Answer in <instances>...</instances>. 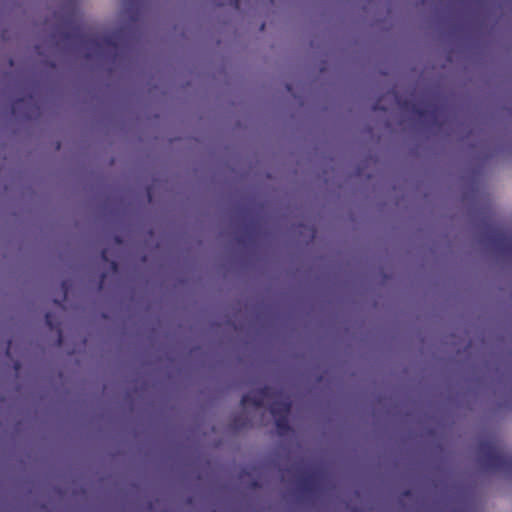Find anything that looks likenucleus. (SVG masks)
Segmentation results:
<instances>
[{"instance_id":"obj_17","label":"nucleus","mask_w":512,"mask_h":512,"mask_svg":"<svg viewBox=\"0 0 512 512\" xmlns=\"http://www.w3.org/2000/svg\"><path fill=\"white\" fill-rule=\"evenodd\" d=\"M11 344H12V342H11V341H9V342H8V346H7V348H6V354H7V356H9V354H10Z\"/></svg>"},{"instance_id":"obj_5","label":"nucleus","mask_w":512,"mask_h":512,"mask_svg":"<svg viewBox=\"0 0 512 512\" xmlns=\"http://www.w3.org/2000/svg\"><path fill=\"white\" fill-rule=\"evenodd\" d=\"M387 95L393 97V99L401 105V107L406 108L410 111H412L414 114H416L421 119H434L436 117V108L433 109H424L418 107L416 104L408 103L407 101L401 103L399 96L395 90H390L387 92Z\"/></svg>"},{"instance_id":"obj_20","label":"nucleus","mask_w":512,"mask_h":512,"mask_svg":"<svg viewBox=\"0 0 512 512\" xmlns=\"http://www.w3.org/2000/svg\"><path fill=\"white\" fill-rule=\"evenodd\" d=\"M252 486H253L254 488H255V487H257V486H258L257 481H254V482L252 483Z\"/></svg>"},{"instance_id":"obj_18","label":"nucleus","mask_w":512,"mask_h":512,"mask_svg":"<svg viewBox=\"0 0 512 512\" xmlns=\"http://www.w3.org/2000/svg\"><path fill=\"white\" fill-rule=\"evenodd\" d=\"M21 116H22L23 118H25V119H30V118H31V115H30V113H28V112H24V113H22V115H21Z\"/></svg>"},{"instance_id":"obj_7","label":"nucleus","mask_w":512,"mask_h":512,"mask_svg":"<svg viewBox=\"0 0 512 512\" xmlns=\"http://www.w3.org/2000/svg\"><path fill=\"white\" fill-rule=\"evenodd\" d=\"M45 322L46 325L50 328V330L57 332L58 334V345L62 343V330L61 324L58 320L55 319V316L52 312H47L45 314Z\"/></svg>"},{"instance_id":"obj_3","label":"nucleus","mask_w":512,"mask_h":512,"mask_svg":"<svg viewBox=\"0 0 512 512\" xmlns=\"http://www.w3.org/2000/svg\"><path fill=\"white\" fill-rule=\"evenodd\" d=\"M487 240L497 251L512 256V237L507 236L502 230H490Z\"/></svg>"},{"instance_id":"obj_2","label":"nucleus","mask_w":512,"mask_h":512,"mask_svg":"<svg viewBox=\"0 0 512 512\" xmlns=\"http://www.w3.org/2000/svg\"><path fill=\"white\" fill-rule=\"evenodd\" d=\"M478 453L479 462L486 470L512 472V454L506 453L503 443L496 437L481 440Z\"/></svg>"},{"instance_id":"obj_4","label":"nucleus","mask_w":512,"mask_h":512,"mask_svg":"<svg viewBox=\"0 0 512 512\" xmlns=\"http://www.w3.org/2000/svg\"><path fill=\"white\" fill-rule=\"evenodd\" d=\"M82 42L88 48H94L98 51H103L105 49H116L117 48V43H116L113 35H104L101 37L84 36V37H82Z\"/></svg>"},{"instance_id":"obj_15","label":"nucleus","mask_w":512,"mask_h":512,"mask_svg":"<svg viewBox=\"0 0 512 512\" xmlns=\"http://www.w3.org/2000/svg\"><path fill=\"white\" fill-rule=\"evenodd\" d=\"M105 277H106V274L102 273L101 274V278H100L99 288H102V285H103V282L105 280Z\"/></svg>"},{"instance_id":"obj_9","label":"nucleus","mask_w":512,"mask_h":512,"mask_svg":"<svg viewBox=\"0 0 512 512\" xmlns=\"http://www.w3.org/2000/svg\"><path fill=\"white\" fill-rule=\"evenodd\" d=\"M31 100H32L31 96L28 99L19 98V99L14 100L13 103H12V106H11L12 114L15 115V116H19L20 115V110H21L22 106L26 105Z\"/></svg>"},{"instance_id":"obj_8","label":"nucleus","mask_w":512,"mask_h":512,"mask_svg":"<svg viewBox=\"0 0 512 512\" xmlns=\"http://www.w3.org/2000/svg\"><path fill=\"white\" fill-rule=\"evenodd\" d=\"M277 434L280 437L288 436L292 432L290 418H274Z\"/></svg>"},{"instance_id":"obj_13","label":"nucleus","mask_w":512,"mask_h":512,"mask_svg":"<svg viewBox=\"0 0 512 512\" xmlns=\"http://www.w3.org/2000/svg\"><path fill=\"white\" fill-rule=\"evenodd\" d=\"M372 109H373L374 111H386V110H387V108H386V107H384V106H382V105H381V99L377 100V101L373 104Z\"/></svg>"},{"instance_id":"obj_10","label":"nucleus","mask_w":512,"mask_h":512,"mask_svg":"<svg viewBox=\"0 0 512 512\" xmlns=\"http://www.w3.org/2000/svg\"><path fill=\"white\" fill-rule=\"evenodd\" d=\"M61 290L63 292V299L62 300L54 299L53 302L58 307L64 308L63 302L66 299L68 291H69V283H68L67 280L62 281V283H61Z\"/></svg>"},{"instance_id":"obj_21","label":"nucleus","mask_w":512,"mask_h":512,"mask_svg":"<svg viewBox=\"0 0 512 512\" xmlns=\"http://www.w3.org/2000/svg\"><path fill=\"white\" fill-rule=\"evenodd\" d=\"M286 89H287L288 91H291V86H290V85H286Z\"/></svg>"},{"instance_id":"obj_12","label":"nucleus","mask_w":512,"mask_h":512,"mask_svg":"<svg viewBox=\"0 0 512 512\" xmlns=\"http://www.w3.org/2000/svg\"><path fill=\"white\" fill-rule=\"evenodd\" d=\"M231 419L233 420L232 425L235 426V427H238V426L246 425L247 422H250V420H252L253 418H238V417H235V418H231Z\"/></svg>"},{"instance_id":"obj_6","label":"nucleus","mask_w":512,"mask_h":512,"mask_svg":"<svg viewBox=\"0 0 512 512\" xmlns=\"http://www.w3.org/2000/svg\"><path fill=\"white\" fill-rule=\"evenodd\" d=\"M299 488L305 494H312L316 489V477L313 474L302 477L299 480Z\"/></svg>"},{"instance_id":"obj_19","label":"nucleus","mask_w":512,"mask_h":512,"mask_svg":"<svg viewBox=\"0 0 512 512\" xmlns=\"http://www.w3.org/2000/svg\"><path fill=\"white\" fill-rule=\"evenodd\" d=\"M116 243H121V239L119 237L115 238Z\"/></svg>"},{"instance_id":"obj_16","label":"nucleus","mask_w":512,"mask_h":512,"mask_svg":"<svg viewBox=\"0 0 512 512\" xmlns=\"http://www.w3.org/2000/svg\"><path fill=\"white\" fill-rule=\"evenodd\" d=\"M110 265H111V268H112L114 271H116V270L118 269V264H117V262H115V261H111V262H110Z\"/></svg>"},{"instance_id":"obj_11","label":"nucleus","mask_w":512,"mask_h":512,"mask_svg":"<svg viewBox=\"0 0 512 512\" xmlns=\"http://www.w3.org/2000/svg\"><path fill=\"white\" fill-rule=\"evenodd\" d=\"M216 3L219 6L231 5L235 9H239L240 0H216Z\"/></svg>"},{"instance_id":"obj_22","label":"nucleus","mask_w":512,"mask_h":512,"mask_svg":"<svg viewBox=\"0 0 512 512\" xmlns=\"http://www.w3.org/2000/svg\"><path fill=\"white\" fill-rule=\"evenodd\" d=\"M264 28H265V24L263 23V24L261 25V30H264Z\"/></svg>"},{"instance_id":"obj_1","label":"nucleus","mask_w":512,"mask_h":512,"mask_svg":"<svg viewBox=\"0 0 512 512\" xmlns=\"http://www.w3.org/2000/svg\"><path fill=\"white\" fill-rule=\"evenodd\" d=\"M244 407L268 408L270 416H289L291 402L283 392L273 386L265 385L244 394L241 399Z\"/></svg>"},{"instance_id":"obj_14","label":"nucleus","mask_w":512,"mask_h":512,"mask_svg":"<svg viewBox=\"0 0 512 512\" xmlns=\"http://www.w3.org/2000/svg\"><path fill=\"white\" fill-rule=\"evenodd\" d=\"M101 258L105 262H109L108 256H107V249H103L101 251Z\"/></svg>"}]
</instances>
